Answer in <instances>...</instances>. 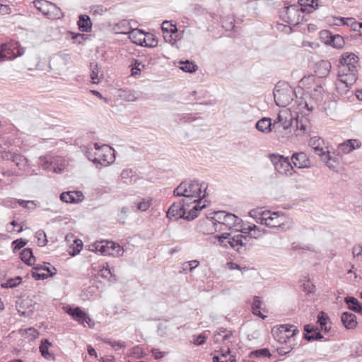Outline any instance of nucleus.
<instances>
[{
  "instance_id": "f8f14e48",
  "label": "nucleus",
  "mask_w": 362,
  "mask_h": 362,
  "mask_svg": "<svg viewBox=\"0 0 362 362\" xmlns=\"http://www.w3.org/2000/svg\"><path fill=\"white\" fill-rule=\"evenodd\" d=\"M271 160L274 165L276 170L282 175H292L293 166L288 158L283 156L272 154L270 156Z\"/></svg>"
},
{
  "instance_id": "5701e85b",
  "label": "nucleus",
  "mask_w": 362,
  "mask_h": 362,
  "mask_svg": "<svg viewBox=\"0 0 362 362\" xmlns=\"http://www.w3.org/2000/svg\"><path fill=\"white\" fill-rule=\"evenodd\" d=\"M304 330L306 332L304 338L309 341L313 340H320L323 339V336L319 332L317 327H315L313 326L310 327V325H307L304 327Z\"/></svg>"
},
{
  "instance_id": "9b49d317",
  "label": "nucleus",
  "mask_w": 362,
  "mask_h": 362,
  "mask_svg": "<svg viewBox=\"0 0 362 362\" xmlns=\"http://www.w3.org/2000/svg\"><path fill=\"white\" fill-rule=\"evenodd\" d=\"M304 10L302 8H299L298 5H291L284 8V11H282L281 16L284 22L297 25L300 22L301 13Z\"/></svg>"
},
{
  "instance_id": "49530a36",
  "label": "nucleus",
  "mask_w": 362,
  "mask_h": 362,
  "mask_svg": "<svg viewBox=\"0 0 362 362\" xmlns=\"http://www.w3.org/2000/svg\"><path fill=\"white\" fill-rule=\"evenodd\" d=\"M250 356L257 358H269L271 354L267 349H261L250 353Z\"/></svg>"
},
{
  "instance_id": "79ce46f5",
  "label": "nucleus",
  "mask_w": 362,
  "mask_h": 362,
  "mask_svg": "<svg viewBox=\"0 0 362 362\" xmlns=\"http://www.w3.org/2000/svg\"><path fill=\"white\" fill-rule=\"evenodd\" d=\"M272 334L274 339H276L280 344L286 343L291 337L289 335L280 333V329L277 327L272 330Z\"/></svg>"
},
{
  "instance_id": "9d476101",
  "label": "nucleus",
  "mask_w": 362,
  "mask_h": 362,
  "mask_svg": "<svg viewBox=\"0 0 362 362\" xmlns=\"http://www.w3.org/2000/svg\"><path fill=\"white\" fill-rule=\"evenodd\" d=\"M91 250L100 252L103 255L119 257L122 255L124 250L121 246L112 241H103L95 243Z\"/></svg>"
},
{
  "instance_id": "0e129e2a",
  "label": "nucleus",
  "mask_w": 362,
  "mask_h": 362,
  "mask_svg": "<svg viewBox=\"0 0 362 362\" xmlns=\"http://www.w3.org/2000/svg\"><path fill=\"white\" fill-rule=\"evenodd\" d=\"M91 11L93 14L103 15L107 11V8L103 6H96L91 8Z\"/></svg>"
},
{
  "instance_id": "20e7f679",
  "label": "nucleus",
  "mask_w": 362,
  "mask_h": 362,
  "mask_svg": "<svg viewBox=\"0 0 362 362\" xmlns=\"http://www.w3.org/2000/svg\"><path fill=\"white\" fill-rule=\"evenodd\" d=\"M260 224L271 228H279L285 231L290 228V221L285 214L279 211H264Z\"/></svg>"
},
{
  "instance_id": "5fc2aeb1",
  "label": "nucleus",
  "mask_w": 362,
  "mask_h": 362,
  "mask_svg": "<svg viewBox=\"0 0 362 362\" xmlns=\"http://www.w3.org/2000/svg\"><path fill=\"white\" fill-rule=\"evenodd\" d=\"M129 212V209L127 206H123L119 213L117 214V216L119 218V221L121 223L124 224L126 218L127 217V214Z\"/></svg>"
},
{
  "instance_id": "a18cd8bd",
  "label": "nucleus",
  "mask_w": 362,
  "mask_h": 362,
  "mask_svg": "<svg viewBox=\"0 0 362 362\" xmlns=\"http://www.w3.org/2000/svg\"><path fill=\"white\" fill-rule=\"evenodd\" d=\"M195 199L192 200V199H189V197H185V199H182L180 202H187V204L186 205V208H187L188 212L191 209L189 208L190 206L192 204V206H194L195 204H198L199 206H201V202L202 199H204V195L202 197H194Z\"/></svg>"
},
{
  "instance_id": "f257e3e1",
  "label": "nucleus",
  "mask_w": 362,
  "mask_h": 362,
  "mask_svg": "<svg viewBox=\"0 0 362 362\" xmlns=\"http://www.w3.org/2000/svg\"><path fill=\"white\" fill-rule=\"evenodd\" d=\"M241 222V219L225 211H208L205 213V234H214L226 229H232Z\"/></svg>"
},
{
  "instance_id": "f704fd0d",
  "label": "nucleus",
  "mask_w": 362,
  "mask_h": 362,
  "mask_svg": "<svg viewBox=\"0 0 362 362\" xmlns=\"http://www.w3.org/2000/svg\"><path fill=\"white\" fill-rule=\"evenodd\" d=\"M135 42L139 43L141 46L148 47H155L158 45V40L153 34H147L145 35L143 40L140 39L139 42Z\"/></svg>"
},
{
  "instance_id": "3c124183",
  "label": "nucleus",
  "mask_w": 362,
  "mask_h": 362,
  "mask_svg": "<svg viewBox=\"0 0 362 362\" xmlns=\"http://www.w3.org/2000/svg\"><path fill=\"white\" fill-rule=\"evenodd\" d=\"M321 159L326 163L329 168L334 169L335 168V161L332 159L329 151H327L325 154H323Z\"/></svg>"
},
{
  "instance_id": "0eeeda50",
  "label": "nucleus",
  "mask_w": 362,
  "mask_h": 362,
  "mask_svg": "<svg viewBox=\"0 0 362 362\" xmlns=\"http://www.w3.org/2000/svg\"><path fill=\"white\" fill-rule=\"evenodd\" d=\"M97 157H89V160L94 163H99L103 166H108L115 160V151L106 144L100 146L98 143L93 144Z\"/></svg>"
},
{
  "instance_id": "58836bf2",
  "label": "nucleus",
  "mask_w": 362,
  "mask_h": 362,
  "mask_svg": "<svg viewBox=\"0 0 362 362\" xmlns=\"http://www.w3.org/2000/svg\"><path fill=\"white\" fill-rule=\"evenodd\" d=\"M278 328L280 329V333L289 335L290 337H293L298 332L296 327L291 325H281Z\"/></svg>"
},
{
  "instance_id": "bb28decb",
  "label": "nucleus",
  "mask_w": 362,
  "mask_h": 362,
  "mask_svg": "<svg viewBox=\"0 0 362 362\" xmlns=\"http://www.w3.org/2000/svg\"><path fill=\"white\" fill-rule=\"evenodd\" d=\"M332 65L329 61L322 60L317 63L315 73L320 77L327 76L331 70Z\"/></svg>"
},
{
  "instance_id": "680f3d73",
  "label": "nucleus",
  "mask_w": 362,
  "mask_h": 362,
  "mask_svg": "<svg viewBox=\"0 0 362 362\" xmlns=\"http://www.w3.org/2000/svg\"><path fill=\"white\" fill-rule=\"evenodd\" d=\"M352 254L358 260L362 261V246H354L352 250Z\"/></svg>"
},
{
  "instance_id": "4c0bfd02",
  "label": "nucleus",
  "mask_w": 362,
  "mask_h": 362,
  "mask_svg": "<svg viewBox=\"0 0 362 362\" xmlns=\"http://www.w3.org/2000/svg\"><path fill=\"white\" fill-rule=\"evenodd\" d=\"M115 30L118 33L127 34L129 33L131 27L127 20H122L115 25Z\"/></svg>"
},
{
  "instance_id": "6e6552de",
  "label": "nucleus",
  "mask_w": 362,
  "mask_h": 362,
  "mask_svg": "<svg viewBox=\"0 0 362 362\" xmlns=\"http://www.w3.org/2000/svg\"><path fill=\"white\" fill-rule=\"evenodd\" d=\"M202 186L195 180L182 181L173 191V194L176 197H201Z\"/></svg>"
},
{
  "instance_id": "bf43d9fd",
  "label": "nucleus",
  "mask_w": 362,
  "mask_h": 362,
  "mask_svg": "<svg viewBox=\"0 0 362 362\" xmlns=\"http://www.w3.org/2000/svg\"><path fill=\"white\" fill-rule=\"evenodd\" d=\"M22 281V278L20 276H17L15 279H8L6 284V287L8 288H14L19 285Z\"/></svg>"
},
{
  "instance_id": "de8ad7c7",
  "label": "nucleus",
  "mask_w": 362,
  "mask_h": 362,
  "mask_svg": "<svg viewBox=\"0 0 362 362\" xmlns=\"http://www.w3.org/2000/svg\"><path fill=\"white\" fill-rule=\"evenodd\" d=\"M37 238V245L40 247L45 246L47 243V239L45 233L42 230H39L36 232L35 235Z\"/></svg>"
},
{
  "instance_id": "09e8293b",
  "label": "nucleus",
  "mask_w": 362,
  "mask_h": 362,
  "mask_svg": "<svg viewBox=\"0 0 362 362\" xmlns=\"http://www.w3.org/2000/svg\"><path fill=\"white\" fill-rule=\"evenodd\" d=\"M264 213V211H262L261 209H255L249 212V215L250 217L255 218L257 223H260L259 221L262 220Z\"/></svg>"
},
{
  "instance_id": "dca6fc26",
  "label": "nucleus",
  "mask_w": 362,
  "mask_h": 362,
  "mask_svg": "<svg viewBox=\"0 0 362 362\" xmlns=\"http://www.w3.org/2000/svg\"><path fill=\"white\" fill-rule=\"evenodd\" d=\"M321 37L327 38L326 43L331 45L335 48H342L344 44V38L339 35H332L328 30H323L321 32Z\"/></svg>"
},
{
  "instance_id": "b1692460",
  "label": "nucleus",
  "mask_w": 362,
  "mask_h": 362,
  "mask_svg": "<svg viewBox=\"0 0 362 362\" xmlns=\"http://www.w3.org/2000/svg\"><path fill=\"white\" fill-rule=\"evenodd\" d=\"M256 128L262 133H271L273 132V122L269 117H263L257 122Z\"/></svg>"
},
{
  "instance_id": "ddd939ff",
  "label": "nucleus",
  "mask_w": 362,
  "mask_h": 362,
  "mask_svg": "<svg viewBox=\"0 0 362 362\" xmlns=\"http://www.w3.org/2000/svg\"><path fill=\"white\" fill-rule=\"evenodd\" d=\"M294 122L296 124L295 134L296 136L301 137L309 134L311 126L307 118L297 117L294 118Z\"/></svg>"
},
{
  "instance_id": "a19ab883",
  "label": "nucleus",
  "mask_w": 362,
  "mask_h": 362,
  "mask_svg": "<svg viewBox=\"0 0 362 362\" xmlns=\"http://www.w3.org/2000/svg\"><path fill=\"white\" fill-rule=\"evenodd\" d=\"M329 317L325 314L324 312H320L317 316V322L320 325L321 329L325 332H328L330 327L327 325V320Z\"/></svg>"
},
{
  "instance_id": "c03bdc74",
  "label": "nucleus",
  "mask_w": 362,
  "mask_h": 362,
  "mask_svg": "<svg viewBox=\"0 0 362 362\" xmlns=\"http://www.w3.org/2000/svg\"><path fill=\"white\" fill-rule=\"evenodd\" d=\"M261 306V301L259 300V298L257 296H255L252 304V313L254 315H257L262 319H264L266 317L265 315H263L262 313L260 312Z\"/></svg>"
},
{
  "instance_id": "603ef678",
  "label": "nucleus",
  "mask_w": 362,
  "mask_h": 362,
  "mask_svg": "<svg viewBox=\"0 0 362 362\" xmlns=\"http://www.w3.org/2000/svg\"><path fill=\"white\" fill-rule=\"evenodd\" d=\"M136 204L138 210L141 211H146L151 206V201L143 199L141 201L138 202Z\"/></svg>"
},
{
  "instance_id": "774afa93",
  "label": "nucleus",
  "mask_w": 362,
  "mask_h": 362,
  "mask_svg": "<svg viewBox=\"0 0 362 362\" xmlns=\"http://www.w3.org/2000/svg\"><path fill=\"white\" fill-rule=\"evenodd\" d=\"M32 276L35 279V280H40V279H47L48 278V275L47 274H45V273H38L37 272H32Z\"/></svg>"
},
{
  "instance_id": "6e6d98bb",
  "label": "nucleus",
  "mask_w": 362,
  "mask_h": 362,
  "mask_svg": "<svg viewBox=\"0 0 362 362\" xmlns=\"http://www.w3.org/2000/svg\"><path fill=\"white\" fill-rule=\"evenodd\" d=\"M26 244H27V241L22 238H19V239L13 240L12 243V245L13 246V252H15L17 250L21 249Z\"/></svg>"
},
{
  "instance_id": "1a4fd4ad",
  "label": "nucleus",
  "mask_w": 362,
  "mask_h": 362,
  "mask_svg": "<svg viewBox=\"0 0 362 362\" xmlns=\"http://www.w3.org/2000/svg\"><path fill=\"white\" fill-rule=\"evenodd\" d=\"M35 8L49 19L60 18L62 12L54 4L45 0H36L33 2Z\"/></svg>"
},
{
  "instance_id": "37998d69",
  "label": "nucleus",
  "mask_w": 362,
  "mask_h": 362,
  "mask_svg": "<svg viewBox=\"0 0 362 362\" xmlns=\"http://www.w3.org/2000/svg\"><path fill=\"white\" fill-rule=\"evenodd\" d=\"M13 57L12 51L6 44H3L0 47V62L5 59H11Z\"/></svg>"
},
{
  "instance_id": "473e14b6",
  "label": "nucleus",
  "mask_w": 362,
  "mask_h": 362,
  "mask_svg": "<svg viewBox=\"0 0 362 362\" xmlns=\"http://www.w3.org/2000/svg\"><path fill=\"white\" fill-rule=\"evenodd\" d=\"M344 302L348 305L349 310L362 315V306L360 305L357 298L348 296L344 298Z\"/></svg>"
},
{
  "instance_id": "39448f33",
  "label": "nucleus",
  "mask_w": 362,
  "mask_h": 362,
  "mask_svg": "<svg viewBox=\"0 0 362 362\" xmlns=\"http://www.w3.org/2000/svg\"><path fill=\"white\" fill-rule=\"evenodd\" d=\"M357 78V66H351V67H346L344 66H339L338 80L336 83L337 88L341 89L342 91L346 92L355 83Z\"/></svg>"
},
{
  "instance_id": "393cba45",
  "label": "nucleus",
  "mask_w": 362,
  "mask_h": 362,
  "mask_svg": "<svg viewBox=\"0 0 362 362\" xmlns=\"http://www.w3.org/2000/svg\"><path fill=\"white\" fill-rule=\"evenodd\" d=\"M361 146V143L356 139H349L339 145L338 149L344 153H349L353 150L358 148Z\"/></svg>"
},
{
  "instance_id": "aec40b11",
  "label": "nucleus",
  "mask_w": 362,
  "mask_h": 362,
  "mask_svg": "<svg viewBox=\"0 0 362 362\" xmlns=\"http://www.w3.org/2000/svg\"><path fill=\"white\" fill-rule=\"evenodd\" d=\"M291 160L294 166L298 168H305L310 166V161L306 153L303 152L293 153L291 156Z\"/></svg>"
},
{
  "instance_id": "2eb2a0df",
  "label": "nucleus",
  "mask_w": 362,
  "mask_h": 362,
  "mask_svg": "<svg viewBox=\"0 0 362 362\" xmlns=\"http://www.w3.org/2000/svg\"><path fill=\"white\" fill-rule=\"evenodd\" d=\"M66 313L72 317V318L78 323L85 325V323L90 325L91 321L89 315L83 311L79 307L75 308H69Z\"/></svg>"
},
{
  "instance_id": "cd10ccee",
  "label": "nucleus",
  "mask_w": 362,
  "mask_h": 362,
  "mask_svg": "<svg viewBox=\"0 0 362 362\" xmlns=\"http://www.w3.org/2000/svg\"><path fill=\"white\" fill-rule=\"evenodd\" d=\"M52 346V343L47 339L41 341L39 349L41 355L47 360H54L55 356L54 354L49 351V348Z\"/></svg>"
},
{
  "instance_id": "7c9ffc66",
  "label": "nucleus",
  "mask_w": 362,
  "mask_h": 362,
  "mask_svg": "<svg viewBox=\"0 0 362 362\" xmlns=\"http://www.w3.org/2000/svg\"><path fill=\"white\" fill-rule=\"evenodd\" d=\"M90 66L91 69L90 78H91L92 83H96V84L99 83L103 78V71L98 68V66L97 64L90 63Z\"/></svg>"
},
{
  "instance_id": "4be33fe9",
  "label": "nucleus",
  "mask_w": 362,
  "mask_h": 362,
  "mask_svg": "<svg viewBox=\"0 0 362 362\" xmlns=\"http://www.w3.org/2000/svg\"><path fill=\"white\" fill-rule=\"evenodd\" d=\"M309 146L321 157L327 153V151H324V140L320 137L314 136L310 138Z\"/></svg>"
},
{
  "instance_id": "c85d7f7f",
  "label": "nucleus",
  "mask_w": 362,
  "mask_h": 362,
  "mask_svg": "<svg viewBox=\"0 0 362 362\" xmlns=\"http://www.w3.org/2000/svg\"><path fill=\"white\" fill-rule=\"evenodd\" d=\"M78 28L82 32H90L92 28L90 18L87 15H81L77 22Z\"/></svg>"
},
{
  "instance_id": "13d9d810",
  "label": "nucleus",
  "mask_w": 362,
  "mask_h": 362,
  "mask_svg": "<svg viewBox=\"0 0 362 362\" xmlns=\"http://www.w3.org/2000/svg\"><path fill=\"white\" fill-rule=\"evenodd\" d=\"M235 26V20L233 18H228L227 20L222 21V27L226 30H230Z\"/></svg>"
},
{
  "instance_id": "c756f323",
  "label": "nucleus",
  "mask_w": 362,
  "mask_h": 362,
  "mask_svg": "<svg viewBox=\"0 0 362 362\" xmlns=\"http://www.w3.org/2000/svg\"><path fill=\"white\" fill-rule=\"evenodd\" d=\"M338 20L341 25L350 26L353 30L358 31L361 35L362 25L354 18H339Z\"/></svg>"
},
{
  "instance_id": "052dcab7",
  "label": "nucleus",
  "mask_w": 362,
  "mask_h": 362,
  "mask_svg": "<svg viewBox=\"0 0 362 362\" xmlns=\"http://www.w3.org/2000/svg\"><path fill=\"white\" fill-rule=\"evenodd\" d=\"M144 65L141 64V62H139L138 61H135L134 64L132 69V75L134 76L139 75L141 68H144Z\"/></svg>"
},
{
  "instance_id": "423d86ee",
  "label": "nucleus",
  "mask_w": 362,
  "mask_h": 362,
  "mask_svg": "<svg viewBox=\"0 0 362 362\" xmlns=\"http://www.w3.org/2000/svg\"><path fill=\"white\" fill-rule=\"evenodd\" d=\"M295 96L294 90L287 83L279 82L274 89V100L279 107L289 105Z\"/></svg>"
},
{
  "instance_id": "f03ea898",
  "label": "nucleus",
  "mask_w": 362,
  "mask_h": 362,
  "mask_svg": "<svg viewBox=\"0 0 362 362\" xmlns=\"http://www.w3.org/2000/svg\"><path fill=\"white\" fill-rule=\"evenodd\" d=\"M187 202H178L173 203L167 211V216L169 218H183L187 221L194 220L198 216V211L204 209V205L199 206L198 204L192 206L191 209L187 211L186 205Z\"/></svg>"
},
{
  "instance_id": "69168bd1",
  "label": "nucleus",
  "mask_w": 362,
  "mask_h": 362,
  "mask_svg": "<svg viewBox=\"0 0 362 362\" xmlns=\"http://www.w3.org/2000/svg\"><path fill=\"white\" fill-rule=\"evenodd\" d=\"M151 353H152L153 356L156 359H160V358H163L166 355L165 352L160 351L158 349H152Z\"/></svg>"
},
{
  "instance_id": "ea45409f",
  "label": "nucleus",
  "mask_w": 362,
  "mask_h": 362,
  "mask_svg": "<svg viewBox=\"0 0 362 362\" xmlns=\"http://www.w3.org/2000/svg\"><path fill=\"white\" fill-rule=\"evenodd\" d=\"M99 275L103 279H108L110 276L111 278H113L115 281L117 280L116 276L113 274L107 262H105L103 265V267L99 271Z\"/></svg>"
},
{
  "instance_id": "f3484780",
  "label": "nucleus",
  "mask_w": 362,
  "mask_h": 362,
  "mask_svg": "<svg viewBox=\"0 0 362 362\" xmlns=\"http://www.w3.org/2000/svg\"><path fill=\"white\" fill-rule=\"evenodd\" d=\"M293 126L273 125V132L279 141L284 142L288 139L291 134Z\"/></svg>"
},
{
  "instance_id": "a878e982",
  "label": "nucleus",
  "mask_w": 362,
  "mask_h": 362,
  "mask_svg": "<svg viewBox=\"0 0 362 362\" xmlns=\"http://www.w3.org/2000/svg\"><path fill=\"white\" fill-rule=\"evenodd\" d=\"M358 57L354 53H346L343 54L339 59V66H344L346 67H351V66H357Z\"/></svg>"
},
{
  "instance_id": "8fccbe9b",
  "label": "nucleus",
  "mask_w": 362,
  "mask_h": 362,
  "mask_svg": "<svg viewBox=\"0 0 362 362\" xmlns=\"http://www.w3.org/2000/svg\"><path fill=\"white\" fill-rule=\"evenodd\" d=\"M182 66L180 69L185 71L189 73H192L196 71L197 66L192 62H189V61H186L185 62H182Z\"/></svg>"
},
{
  "instance_id": "2f4dec72",
  "label": "nucleus",
  "mask_w": 362,
  "mask_h": 362,
  "mask_svg": "<svg viewBox=\"0 0 362 362\" xmlns=\"http://www.w3.org/2000/svg\"><path fill=\"white\" fill-rule=\"evenodd\" d=\"M243 233H250V237L252 238H259L265 233V230H261L260 228L256 225L249 226L247 228H244L240 230Z\"/></svg>"
},
{
  "instance_id": "864d4df0",
  "label": "nucleus",
  "mask_w": 362,
  "mask_h": 362,
  "mask_svg": "<svg viewBox=\"0 0 362 362\" xmlns=\"http://www.w3.org/2000/svg\"><path fill=\"white\" fill-rule=\"evenodd\" d=\"M20 332L22 334H28L30 337L31 340L35 339L39 335L38 331L36 329L33 328V327L28 328L25 330H21Z\"/></svg>"
},
{
  "instance_id": "c9c22d12",
  "label": "nucleus",
  "mask_w": 362,
  "mask_h": 362,
  "mask_svg": "<svg viewBox=\"0 0 362 362\" xmlns=\"http://www.w3.org/2000/svg\"><path fill=\"white\" fill-rule=\"evenodd\" d=\"M161 29H162L163 33V37H164V39L165 40H167V35L165 33H167V34H170V33L177 34V29L176 25L170 23L167 21L163 22L162 25H161Z\"/></svg>"
},
{
  "instance_id": "e2e57ef3",
  "label": "nucleus",
  "mask_w": 362,
  "mask_h": 362,
  "mask_svg": "<svg viewBox=\"0 0 362 362\" xmlns=\"http://www.w3.org/2000/svg\"><path fill=\"white\" fill-rule=\"evenodd\" d=\"M74 244L76 245V247L74 248L72 255L78 254L83 248V242L81 240L76 239L74 240Z\"/></svg>"
},
{
  "instance_id": "6ab92c4d",
  "label": "nucleus",
  "mask_w": 362,
  "mask_h": 362,
  "mask_svg": "<svg viewBox=\"0 0 362 362\" xmlns=\"http://www.w3.org/2000/svg\"><path fill=\"white\" fill-rule=\"evenodd\" d=\"M83 198V194L80 191L64 192L60 194V199L66 203H79Z\"/></svg>"
},
{
  "instance_id": "7ed1b4c3",
  "label": "nucleus",
  "mask_w": 362,
  "mask_h": 362,
  "mask_svg": "<svg viewBox=\"0 0 362 362\" xmlns=\"http://www.w3.org/2000/svg\"><path fill=\"white\" fill-rule=\"evenodd\" d=\"M214 238L215 243L226 248H233L238 252H242V250H245L247 241V237L240 233L232 235L230 233H223L221 235H216Z\"/></svg>"
},
{
  "instance_id": "4d7b16f0",
  "label": "nucleus",
  "mask_w": 362,
  "mask_h": 362,
  "mask_svg": "<svg viewBox=\"0 0 362 362\" xmlns=\"http://www.w3.org/2000/svg\"><path fill=\"white\" fill-rule=\"evenodd\" d=\"M18 203L22 207L29 209H34L36 206V204L35 203L34 201H25L23 199H18Z\"/></svg>"
},
{
  "instance_id": "412c9836",
  "label": "nucleus",
  "mask_w": 362,
  "mask_h": 362,
  "mask_svg": "<svg viewBox=\"0 0 362 362\" xmlns=\"http://www.w3.org/2000/svg\"><path fill=\"white\" fill-rule=\"evenodd\" d=\"M341 321L343 325L347 329H354L357 326L356 316L349 312H344L341 314Z\"/></svg>"
},
{
  "instance_id": "72a5a7b5",
  "label": "nucleus",
  "mask_w": 362,
  "mask_h": 362,
  "mask_svg": "<svg viewBox=\"0 0 362 362\" xmlns=\"http://www.w3.org/2000/svg\"><path fill=\"white\" fill-rule=\"evenodd\" d=\"M21 259L28 265H33L35 262V257L33 255V250L30 248H25L20 254Z\"/></svg>"
},
{
  "instance_id": "338daca9",
  "label": "nucleus",
  "mask_w": 362,
  "mask_h": 362,
  "mask_svg": "<svg viewBox=\"0 0 362 362\" xmlns=\"http://www.w3.org/2000/svg\"><path fill=\"white\" fill-rule=\"evenodd\" d=\"M107 343H108L109 344L111 345V346H112L113 348H115V349H121L122 347H125V344L124 342H122V341H112L110 340H107L105 341Z\"/></svg>"
},
{
  "instance_id": "4468645a",
  "label": "nucleus",
  "mask_w": 362,
  "mask_h": 362,
  "mask_svg": "<svg viewBox=\"0 0 362 362\" xmlns=\"http://www.w3.org/2000/svg\"><path fill=\"white\" fill-rule=\"evenodd\" d=\"M294 117L290 110L284 109L279 111L277 117L273 121V125L279 124L280 126H293Z\"/></svg>"
},
{
  "instance_id": "a211bd4d",
  "label": "nucleus",
  "mask_w": 362,
  "mask_h": 362,
  "mask_svg": "<svg viewBox=\"0 0 362 362\" xmlns=\"http://www.w3.org/2000/svg\"><path fill=\"white\" fill-rule=\"evenodd\" d=\"M232 338V332L223 327L216 331L214 335V341L215 343H223L225 345L231 343Z\"/></svg>"
},
{
  "instance_id": "e433bc0d",
  "label": "nucleus",
  "mask_w": 362,
  "mask_h": 362,
  "mask_svg": "<svg viewBox=\"0 0 362 362\" xmlns=\"http://www.w3.org/2000/svg\"><path fill=\"white\" fill-rule=\"evenodd\" d=\"M229 348L226 353H221L220 355H215L213 357V362H235V359L233 356L229 355Z\"/></svg>"
}]
</instances>
